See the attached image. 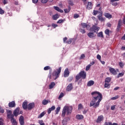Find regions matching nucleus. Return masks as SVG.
Masks as SVG:
<instances>
[{"instance_id": "6", "label": "nucleus", "mask_w": 125, "mask_h": 125, "mask_svg": "<svg viewBox=\"0 0 125 125\" xmlns=\"http://www.w3.org/2000/svg\"><path fill=\"white\" fill-rule=\"evenodd\" d=\"M104 120V117L103 115H100L98 117L97 120L96 121V123H100Z\"/></svg>"}, {"instance_id": "61", "label": "nucleus", "mask_w": 125, "mask_h": 125, "mask_svg": "<svg viewBox=\"0 0 125 125\" xmlns=\"http://www.w3.org/2000/svg\"><path fill=\"white\" fill-rule=\"evenodd\" d=\"M32 1L33 2V3H37V2H38V1H39V0H32Z\"/></svg>"}, {"instance_id": "42", "label": "nucleus", "mask_w": 125, "mask_h": 125, "mask_svg": "<svg viewBox=\"0 0 125 125\" xmlns=\"http://www.w3.org/2000/svg\"><path fill=\"white\" fill-rule=\"evenodd\" d=\"M68 3L70 5H71V6L74 5V2H73V1L71 0H69Z\"/></svg>"}, {"instance_id": "2", "label": "nucleus", "mask_w": 125, "mask_h": 125, "mask_svg": "<svg viewBox=\"0 0 125 125\" xmlns=\"http://www.w3.org/2000/svg\"><path fill=\"white\" fill-rule=\"evenodd\" d=\"M73 110V107L72 106H68L67 105H65L64 106L62 114V117H65V115H70V114L72 113V110Z\"/></svg>"}, {"instance_id": "39", "label": "nucleus", "mask_w": 125, "mask_h": 125, "mask_svg": "<svg viewBox=\"0 0 125 125\" xmlns=\"http://www.w3.org/2000/svg\"><path fill=\"white\" fill-rule=\"evenodd\" d=\"M90 67H91V65L88 64L86 66V71H88L89 69H90Z\"/></svg>"}, {"instance_id": "5", "label": "nucleus", "mask_w": 125, "mask_h": 125, "mask_svg": "<svg viewBox=\"0 0 125 125\" xmlns=\"http://www.w3.org/2000/svg\"><path fill=\"white\" fill-rule=\"evenodd\" d=\"M100 28L95 26V25H93L92 28H91L90 29V30L91 31V32H94V33H96V31H99L100 30Z\"/></svg>"}, {"instance_id": "11", "label": "nucleus", "mask_w": 125, "mask_h": 125, "mask_svg": "<svg viewBox=\"0 0 125 125\" xmlns=\"http://www.w3.org/2000/svg\"><path fill=\"white\" fill-rule=\"evenodd\" d=\"M34 107H35V103H30L27 105V109L28 110H32Z\"/></svg>"}, {"instance_id": "49", "label": "nucleus", "mask_w": 125, "mask_h": 125, "mask_svg": "<svg viewBox=\"0 0 125 125\" xmlns=\"http://www.w3.org/2000/svg\"><path fill=\"white\" fill-rule=\"evenodd\" d=\"M41 2H42V3H46V2H47V0H40Z\"/></svg>"}, {"instance_id": "43", "label": "nucleus", "mask_w": 125, "mask_h": 125, "mask_svg": "<svg viewBox=\"0 0 125 125\" xmlns=\"http://www.w3.org/2000/svg\"><path fill=\"white\" fill-rule=\"evenodd\" d=\"M64 96V94L63 93H61L60 96H59L58 99H61V98H62Z\"/></svg>"}, {"instance_id": "58", "label": "nucleus", "mask_w": 125, "mask_h": 125, "mask_svg": "<svg viewBox=\"0 0 125 125\" xmlns=\"http://www.w3.org/2000/svg\"><path fill=\"white\" fill-rule=\"evenodd\" d=\"M50 109L52 110L53 111V110H55V106H52L51 108H50Z\"/></svg>"}, {"instance_id": "37", "label": "nucleus", "mask_w": 125, "mask_h": 125, "mask_svg": "<svg viewBox=\"0 0 125 125\" xmlns=\"http://www.w3.org/2000/svg\"><path fill=\"white\" fill-rule=\"evenodd\" d=\"M78 109L79 110H82V109H83V104H79L78 105Z\"/></svg>"}, {"instance_id": "33", "label": "nucleus", "mask_w": 125, "mask_h": 125, "mask_svg": "<svg viewBox=\"0 0 125 125\" xmlns=\"http://www.w3.org/2000/svg\"><path fill=\"white\" fill-rule=\"evenodd\" d=\"M124 75H125L124 72L120 73H119L118 75L117 76V78H119L121 77H123Z\"/></svg>"}, {"instance_id": "3", "label": "nucleus", "mask_w": 125, "mask_h": 125, "mask_svg": "<svg viewBox=\"0 0 125 125\" xmlns=\"http://www.w3.org/2000/svg\"><path fill=\"white\" fill-rule=\"evenodd\" d=\"M82 78V79H85L86 78V72L84 71H81L75 77L77 80L76 82H78L80 79Z\"/></svg>"}, {"instance_id": "56", "label": "nucleus", "mask_w": 125, "mask_h": 125, "mask_svg": "<svg viewBox=\"0 0 125 125\" xmlns=\"http://www.w3.org/2000/svg\"><path fill=\"white\" fill-rule=\"evenodd\" d=\"M0 113H4V110L0 107Z\"/></svg>"}, {"instance_id": "44", "label": "nucleus", "mask_w": 125, "mask_h": 125, "mask_svg": "<svg viewBox=\"0 0 125 125\" xmlns=\"http://www.w3.org/2000/svg\"><path fill=\"white\" fill-rule=\"evenodd\" d=\"M119 66L123 68V66H125V63H123V62H119Z\"/></svg>"}, {"instance_id": "16", "label": "nucleus", "mask_w": 125, "mask_h": 125, "mask_svg": "<svg viewBox=\"0 0 125 125\" xmlns=\"http://www.w3.org/2000/svg\"><path fill=\"white\" fill-rule=\"evenodd\" d=\"M73 89V84L72 83L69 84L66 88L67 91H71Z\"/></svg>"}, {"instance_id": "55", "label": "nucleus", "mask_w": 125, "mask_h": 125, "mask_svg": "<svg viewBox=\"0 0 125 125\" xmlns=\"http://www.w3.org/2000/svg\"><path fill=\"white\" fill-rule=\"evenodd\" d=\"M74 17L75 19L79 18V15H78V14H74Z\"/></svg>"}, {"instance_id": "32", "label": "nucleus", "mask_w": 125, "mask_h": 125, "mask_svg": "<svg viewBox=\"0 0 125 125\" xmlns=\"http://www.w3.org/2000/svg\"><path fill=\"white\" fill-rule=\"evenodd\" d=\"M104 33L107 36H110V30H109V29L105 30Z\"/></svg>"}, {"instance_id": "19", "label": "nucleus", "mask_w": 125, "mask_h": 125, "mask_svg": "<svg viewBox=\"0 0 125 125\" xmlns=\"http://www.w3.org/2000/svg\"><path fill=\"white\" fill-rule=\"evenodd\" d=\"M54 8L55 10H57V11H58V12H60L61 13H63V12H64L63 10H61V9L57 6H54Z\"/></svg>"}, {"instance_id": "10", "label": "nucleus", "mask_w": 125, "mask_h": 125, "mask_svg": "<svg viewBox=\"0 0 125 125\" xmlns=\"http://www.w3.org/2000/svg\"><path fill=\"white\" fill-rule=\"evenodd\" d=\"M109 72L112 74V75H116L117 74V70L115 69L114 68L109 67Z\"/></svg>"}, {"instance_id": "26", "label": "nucleus", "mask_w": 125, "mask_h": 125, "mask_svg": "<svg viewBox=\"0 0 125 125\" xmlns=\"http://www.w3.org/2000/svg\"><path fill=\"white\" fill-rule=\"evenodd\" d=\"M121 24H122V20H120L118 21L117 30H120V28H121Z\"/></svg>"}, {"instance_id": "20", "label": "nucleus", "mask_w": 125, "mask_h": 125, "mask_svg": "<svg viewBox=\"0 0 125 125\" xmlns=\"http://www.w3.org/2000/svg\"><path fill=\"white\" fill-rule=\"evenodd\" d=\"M11 121L13 125H17V122L14 118H11Z\"/></svg>"}, {"instance_id": "64", "label": "nucleus", "mask_w": 125, "mask_h": 125, "mask_svg": "<svg viewBox=\"0 0 125 125\" xmlns=\"http://www.w3.org/2000/svg\"><path fill=\"white\" fill-rule=\"evenodd\" d=\"M115 105H113L111 106V109L112 110V111H114V110H115Z\"/></svg>"}, {"instance_id": "34", "label": "nucleus", "mask_w": 125, "mask_h": 125, "mask_svg": "<svg viewBox=\"0 0 125 125\" xmlns=\"http://www.w3.org/2000/svg\"><path fill=\"white\" fill-rule=\"evenodd\" d=\"M105 83H110L111 82V78L110 77H107L105 79Z\"/></svg>"}, {"instance_id": "29", "label": "nucleus", "mask_w": 125, "mask_h": 125, "mask_svg": "<svg viewBox=\"0 0 125 125\" xmlns=\"http://www.w3.org/2000/svg\"><path fill=\"white\" fill-rule=\"evenodd\" d=\"M97 36L99 38H103V32L102 31L99 32L98 33Z\"/></svg>"}, {"instance_id": "46", "label": "nucleus", "mask_w": 125, "mask_h": 125, "mask_svg": "<svg viewBox=\"0 0 125 125\" xmlns=\"http://www.w3.org/2000/svg\"><path fill=\"white\" fill-rule=\"evenodd\" d=\"M62 125H67V121H66V120H63L62 122Z\"/></svg>"}, {"instance_id": "40", "label": "nucleus", "mask_w": 125, "mask_h": 125, "mask_svg": "<svg viewBox=\"0 0 125 125\" xmlns=\"http://www.w3.org/2000/svg\"><path fill=\"white\" fill-rule=\"evenodd\" d=\"M45 115V112H42L39 116V118H42Z\"/></svg>"}, {"instance_id": "52", "label": "nucleus", "mask_w": 125, "mask_h": 125, "mask_svg": "<svg viewBox=\"0 0 125 125\" xmlns=\"http://www.w3.org/2000/svg\"><path fill=\"white\" fill-rule=\"evenodd\" d=\"M40 125H45L44 123L42 122V120H40L39 122Z\"/></svg>"}, {"instance_id": "14", "label": "nucleus", "mask_w": 125, "mask_h": 125, "mask_svg": "<svg viewBox=\"0 0 125 125\" xmlns=\"http://www.w3.org/2000/svg\"><path fill=\"white\" fill-rule=\"evenodd\" d=\"M7 112V118H8V119H12V118H13V115L11 114L12 112H11V110H8Z\"/></svg>"}, {"instance_id": "50", "label": "nucleus", "mask_w": 125, "mask_h": 125, "mask_svg": "<svg viewBox=\"0 0 125 125\" xmlns=\"http://www.w3.org/2000/svg\"><path fill=\"white\" fill-rule=\"evenodd\" d=\"M97 59H99L100 61H101V56H100V55H98L97 56Z\"/></svg>"}, {"instance_id": "35", "label": "nucleus", "mask_w": 125, "mask_h": 125, "mask_svg": "<svg viewBox=\"0 0 125 125\" xmlns=\"http://www.w3.org/2000/svg\"><path fill=\"white\" fill-rule=\"evenodd\" d=\"M80 33H82V34H85V30L84 29L80 28Z\"/></svg>"}, {"instance_id": "47", "label": "nucleus", "mask_w": 125, "mask_h": 125, "mask_svg": "<svg viewBox=\"0 0 125 125\" xmlns=\"http://www.w3.org/2000/svg\"><path fill=\"white\" fill-rule=\"evenodd\" d=\"M104 87H105V88H107V87L109 88V87H110V84L109 83H105L104 84Z\"/></svg>"}, {"instance_id": "54", "label": "nucleus", "mask_w": 125, "mask_h": 125, "mask_svg": "<svg viewBox=\"0 0 125 125\" xmlns=\"http://www.w3.org/2000/svg\"><path fill=\"white\" fill-rule=\"evenodd\" d=\"M63 20H59L58 21L57 23L59 24H61V23H63Z\"/></svg>"}, {"instance_id": "60", "label": "nucleus", "mask_w": 125, "mask_h": 125, "mask_svg": "<svg viewBox=\"0 0 125 125\" xmlns=\"http://www.w3.org/2000/svg\"><path fill=\"white\" fill-rule=\"evenodd\" d=\"M105 125H112V123L111 122H106Z\"/></svg>"}, {"instance_id": "45", "label": "nucleus", "mask_w": 125, "mask_h": 125, "mask_svg": "<svg viewBox=\"0 0 125 125\" xmlns=\"http://www.w3.org/2000/svg\"><path fill=\"white\" fill-rule=\"evenodd\" d=\"M65 43H68V44H70V43H72V39H69L68 41H66V42Z\"/></svg>"}, {"instance_id": "7", "label": "nucleus", "mask_w": 125, "mask_h": 125, "mask_svg": "<svg viewBox=\"0 0 125 125\" xmlns=\"http://www.w3.org/2000/svg\"><path fill=\"white\" fill-rule=\"evenodd\" d=\"M19 107H17L14 111V115L15 116V117H17L18 115H20V114L22 113V111H21L20 113H19V110H20Z\"/></svg>"}, {"instance_id": "63", "label": "nucleus", "mask_w": 125, "mask_h": 125, "mask_svg": "<svg viewBox=\"0 0 125 125\" xmlns=\"http://www.w3.org/2000/svg\"><path fill=\"white\" fill-rule=\"evenodd\" d=\"M72 80H73V77H69L68 79L69 82H72Z\"/></svg>"}, {"instance_id": "53", "label": "nucleus", "mask_w": 125, "mask_h": 125, "mask_svg": "<svg viewBox=\"0 0 125 125\" xmlns=\"http://www.w3.org/2000/svg\"><path fill=\"white\" fill-rule=\"evenodd\" d=\"M84 57H85V56H84V54H82L80 59L81 60L82 59H83Z\"/></svg>"}, {"instance_id": "28", "label": "nucleus", "mask_w": 125, "mask_h": 125, "mask_svg": "<svg viewBox=\"0 0 125 125\" xmlns=\"http://www.w3.org/2000/svg\"><path fill=\"white\" fill-rule=\"evenodd\" d=\"M48 103H49V101L46 100H43L42 102V104H43V105H47V104H48Z\"/></svg>"}, {"instance_id": "23", "label": "nucleus", "mask_w": 125, "mask_h": 125, "mask_svg": "<svg viewBox=\"0 0 125 125\" xmlns=\"http://www.w3.org/2000/svg\"><path fill=\"white\" fill-rule=\"evenodd\" d=\"M93 84H94V81L91 80L87 83V86H92Z\"/></svg>"}, {"instance_id": "51", "label": "nucleus", "mask_w": 125, "mask_h": 125, "mask_svg": "<svg viewBox=\"0 0 125 125\" xmlns=\"http://www.w3.org/2000/svg\"><path fill=\"white\" fill-rule=\"evenodd\" d=\"M67 40H68L67 37H65L64 38H63V41L64 43H66V42H67Z\"/></svg>"}, {"instance_id": "27", "label": "nucleus", "mask_w": 125, "mask_h": 125, "mask_svg": "<svg viewBox=\"0 0 125 125\" xmlns=\"http://www.w3.org/2000/svg\"><path fill=\"white\" fill-rule=\"evenodd\" d=\"M55 85V83L54 82H52L51 84L49 85L50 89H51V88H53Z\"/></svg>"}, {"instance_id": "15", "label": "nucleus", "mask_w": 125, "mask_h": 125, "mask_svg": "<svg viewBox=\"0 0 125 125\" xmlns=\"http://www.w3.org/2000/svg\"><path fill=\"white\" fill-rule=\"evenodd\" d=\"M88 37L90 38V39H93L96 37L95 35H94V33L92 32H90L87 34Z\"/></svg>"}, {"instance_id": "12", "label": "nucleus", "mask_w": 125, "mask_h": 125, "mask_svg": "<svg viewBox=\"0 0 125 125\" xmlns=\"http://www.w3.org/2000/svg\"><path fill=\"white\" fill-rule=\"evenodd\" d=\"M69 74H70V72H69V69L68 68H66L64 72V78H67V77H69Z\"/></svg>"}, {"instance_id": "22", "label": "nucleus", "mask_w": 125, "mask_h": 125, "mask_svg": "<svg viewBox=\"0 0 125 125\" xmlns=\"http://www.w3.org/2000/svg\"><path fill=\"white\" fill-rule=\"evenodd\" d=\"M104 16L106 17V18H108V19H111V18L112 17V15L108 13H104Z\"/></svg>"}, {"instance_id": "48", "label": "nucleus", "mask_w": 125, "mask_h": 125, "mask_svg": "<svg viewBox=\"0 0 125 125\" xmlns=\"http://www.w3.org/2000/svg\"><path fill=\"white\" fill-rule=\"evenodd\" d=\"M0 125H3V120L2 118H0Z\"/></svg>"}, {"instance_id": "9", "label": "nucleus", "mask_w": 125, "mask_h": 125, "mask_svg": "<svg viewBox=\"0 0 125 125\" xmlns=\"http://www.w3.org/2000/svg\"><path fill=\"white\" fill-rule=\"evenodd\" d=\"M102 14H103V13L101 12L100 15L98 16V18L101 22H104L105 21V18L102 17Z\"/></svg>"}, {"instance_id": "17", "label": "nucleus", "mask_w": 125, "mask_h": 125, "mask_svg": "<svg viewBox=\"0 0 125 125\" xmlns=\"http://www.w3.org/2000/svg\"><path fill=\"white\" fill-rule=\"evenodd\" d=\"M8 105L10 108H13V107H15L16 104H15V102L12 101L11 102H10Z\"/></svg>"}, {"instance_id": "30", "label": "nucleus", "mask_w": 125, "mask_h": 125, "mask_svg": "<svg viewBox=\"0 0 125 125\" xmlns=\"http://www.w3.org/2000/svg\"><path fill=\"white\" fill-rule=\"evenodd\" d=\"M61 109V107L60 106H59L56 108V115H58V113H59V111H60Z\"/></svg>"}, {"instance_id": "36", "label": "nucleus", "mask_w": 125, "mask_h": 125, "mask_svg": "<svg viewBox=\"0 0 125 125\" xmlns=\"http://www.w3.org/2000/svg\"><path fill=\"white\" fill-rule=\"evenodd\" d=\"M118 98H120V96L117 95L115 97L111 98V100H116V99H118Z\"/></svg>"}, {"instance_id": "21", "label": "nucleus", "mask_w": 125, "mask_h": 125, "mask_svg": "<svg viewBox=\"0 0 125 125\" xmlns=\"http://www.w3.org/2000/svg\"><path fill=\"white\" fill-rule=\"evenodd\" d=\"M87 9H88L89 10H90L92 8V3H91V2H88V5L86 7Z\"/></svg>"}, {"instance_id": "31", "label": "nucleus", "mask_w": 125, "mask_h": 125, "mask_svg": "<svg viewBox=\"0 0 125 125\" xmlns=\"http://www.w3.org/2000/svg\"><path fill=\"white\" fill-rule=\"evenodd\" d=\"M70 10H71V7L70 6L68 7V9H65L64 10L65 13H68L70 12Z\"/></svg>"}, {"instance_id": "59", "label": "nucleus", "mask_w": 125, "mask_h": 125, "mask_svg": "<svg viewBox=\"0 0 125 125\" xmlns=\"http://www.w3.org/2000/svg\"><path fill=\"white\" fill-rule=\"evenodd\" d=\"M93 13L94 15H96L98 13V11L94 10Z\"/></svg>"}, {"instance_id": "62", "label": "nucleus", "mask_w": 125, "mask_h": 125, "mask_svg": "<svg viewBox=\"0 0 125 125\" xmlns=\"http://www.w3.org/2000/svg\"><path fill=\"white\" fill-rule=\"evenodd\" d=\"M52 27H53L54 28H56V27H57L58 25H57V24H52Z\"/></svg>"}, {"instance_id": "25", "label": "nucleus", "mask_w": 125, "mask_h": 125, "mask_svg": "<svg viewBox=\"0 0 125 125\" xmlns=\"http://www.w3.org/2000/svg\"><path fill=\"white\" fill-rule=\"evenodd\" d=\"M76 118L78 120H83V116L82 115H76Z\"/></svg>"}, {"instance_id": "4", "label": "nucleus", "mask_w": 125, "mask_h": 125, "mask_svg": "<svg viewBox=\"0 0 125 125\" xmlns=\"http://www.w3.org/2000/svg\"><path fill=\"white\" fill-rule=\"evenodd\" d=\"M62 67H60L59 69H57V71L55 70L53 72V76L55 77L54 80H56L58 78H59V75H60V73H61Z\"/></svg>"}, {"instance_id": "38", "label": "nucleus", "mask_w": 125, "mask_h": 125, "mask_svg": "<svg viewBox=\"0 0 125 125\" xmlns=\"http://www.w3.org/2000/svg\"><path fill=\"white\" fill-rule=\"evenodd\" d=\"M44 70L45 71H47V70H50V66H47L44 67Z\"/></svg>"}, {"instance_id": "18", "label": "nucleus", "mask_w": 125, "mask_h": 125, "mask_svg": "<svg viewBox=\"0 0 125 125\" xmlns=\"http://www.w3.org/2000/svg\"><path fill=\"white\" fill-rule=\"evenodd\" d=\"M22 108L24 110H26L28 108V103L27 102H24L22 104Z\"/></svg>"}, {"instance_id": "13", "label": "nucleus", "mask_w": 125, "mask_h": 125, "mask_svg": "<svg viewBox=\"0 0 125 125\" xmlns=\"http://www.w3.org/2000/svg\"><path fill=\"white\" fill-rule=\"evenodd\" d=\"M19 122L21 125H24V117L22 116L20 117Z\"/></svg>"}, {"instance_id": "57", "label": "nucleus", "mask_w": 125, "mask_h": 125, "mask_svg": "<svg viewBox=\"0 0 125 125\" xmlns=\"http://www.w3.org/2000/svg\"><path fill=\"white\" fill-rule=\"evenodd\" d=\"M2 0L4 4H6V3H7V0Z\"/></svg>"}, {"instance_id": "1", "label": "nucleus", "mask_w": 125, "mask_h": 125, "mask_svg": "<svg viewBox=\"0 0 125 125\" xmlns=\"http://www.w3.org/2000/svg\"><path fill=\"white\" fill-rule=\"evenodd\" d=\"M92 95V100L90 104V107L97 108L99 107L100 102L102 100V94L99 92L95 91L91 93Z\"/></svg>"}, {"instance_id": "41", "label": "nucleus", "mask_w": 125, "mask_h": 125, "mask_svg": "<svg viewBox=\"0 0 125 125\" xmlns=\"http://www.w3.org/2000/svg\"><path fill=\"white\" fill-rule=\"evenodd\" d=\"M0 14L2 15V14H4V10H2L1 8H0Z\"/></svg>"}, {"instance_id": "8", "label": "nucleus", "mask_w": 125, "mask_h": 125, "mask_svg": "<svg viewBox=\"0 0 125 125\" xmlns=\"http://www.w3.org/2000/svg\"><path fill=\"white\" fill-rule=\"evenodd\" d=\"M81 26L82 28H86L87 30H89V28H90V26H89V24L86 23H82Z\"/></svg>"}, {"instance_id": "24", "label": "nucleus", "mask_w": 125, "mask_h": 125, "mask_svg": "<svg viewBox=\"0 0 125 125\" xmlns=\"http://www.w3.org/2000/svg\"><path fill=\"white\" fill-rule=\"evenodd\" d=\"M53 20H57L59 18V15L58 14H56L53 16L52 17Z\"/></svg>"}]
</instances>
